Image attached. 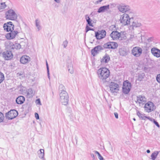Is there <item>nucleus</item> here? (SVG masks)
Segmentation results:
<instances>
[{"mask_svg":"<svg viewBox=\"0 0 160 160\" xmlns=\"http://www.w3.org/2000/svg\"><path fill=\"white\" fill-rule=\"evenodd\" d=\"M137 115L142 120H145L146 119L147 116H144V114L141 113L139 111L137 112Z\"/></svg>","mask_w":160,"mask_h":160,"instance_id":"nucleus-30","label":"nucleus"},{"mask_svg":"<svg viewBox=\"0 0 160 160\" xmlns=\"http://www.w3.org/2000/svg\"><path fill=\"white\" fill-rule=\"evenodd\" d=\"M154 106L153 103L150 102H148L146 103L144 106L145 110L148 112H150L151 111H153L154 109Z\"/></svg>","mask_w":160,"mask_h":160,"instance_id":"nucleus-12","label":"nucleus"},{"mask_svg":"<svg viewBox=\"0 0 160 160\" xmlns=\"http://www.w3.org/2000/svg\"><path fill=\"white\" fill-rule=\"evenodd\" d=\"M4 30L7 32L14 30V25L11 22L5 23L3 26Z\"/></svg>","mask_w":160,"mask_h":160,"instance_id":"nucleus-14","label":"nucleus"},{"mask_svg":"<svg viewBox=\"0 0 160 160\" xmlns=\"http://www.w3.org/2000/svg\"><path fill=\"white\" fill-rule=\"evenodd\" d=\"M159 128L160 127V126L158 123V122H157L156 121L154 120L153 122Z\"/></svg>","mask_w":160,"mask_h":160,"instance_id":"nucleus-43","label":"nucleus"},{"mask_svg":"<svg viewBox=\"0 0 160 160\" xmlns=\"http://www.w3.org/2000/svg\"><path fill=\"white\" fill-rule=\"evenodd\" d=\"M48 78H49V77H50V76H49V75H48Z\"/></svg>","mask_w":160,"mask_h":160,"instance_id":"nucleus-63","label":"nucleus"},{"mask_svg":"<svg viewBox=\"0 0 160 160\" xmlns=\"http://www.w3.org/2000/svg\"><path fill=\"white\" fill-rule=\"evenodd\" d=\"M35 26L38 31H40L42 29V27L40 25V21L38 19L35 20Z\"/></svg>","mask_w":160,"mask_h":160,"instance_id":"nucleus-27","label":"nucleus"},{"mask_svg":"<svg viewBox=\"0 0 160 160\" xmlns=\"http://www.w3.org/2000/svg\"><path fill=\"white\" fill-rule=\"evenodd\" d=\"M119 52L120 55L125 56L127 54V52L126 49L124 48H120L119 50Z\"/></svg>","mask_w":160,"mask_h":160,"instance_id":"nucleus-25","label":"nucleus"},{"mask_svg":"<svg viewBox=\"0 0 160 160\" xmlns=\"http://www.w3.org/2000/svg\"><path fill=\"white\" fill-rule=\"evenodd\" d=\"M106 32L104 30H98L95 33V36L97 39L100 40L105 37Z\"/></svg>","mask_w":160,"mask_h":160,"instance_id":"nucleus-11","label":"nucleus"},{"mask_svg":"<svg viewBox=\"0 0 160 160\" xmlns=\"http://www.w3.org/2000/svg\"><path fill=\"white\" fill-rule=\"evenodd\" d=\"M156 78L157 82L160 83V74L157 75Z\"/></svg>","mask_w":160,"mask_h":160,"instance_id":"nucleus-40","label":"nucleus"},{"mask_svg":"<svg viewBox=\"0 0 160 160\" xmlns=\"http://www.w3.org/2000/svg\"><path fill=\"white\" fill-rule=\"evenodd\" d=\"M35 91L32 88H29L27 91L26 96L28 98L32 97L35 94Z\"/></svg>","mask_w":160,"mask_h":160,"instance_id":"nucleus-21","label":"nucleus"},{"mask_svg":"<svg viewBox=\"0 0 160 160\" xmlns=\"http://www.w3.org/2000/svg\"><path fill=\"white\" fill-rule=\"evenodd\" d=\"M103 48L100 45H98L95 47L92 50L91 53L93 56H95L98 52L103 50Z\"/></svg>","mask_w":160,"mask_h":160,"instance_id":"nucleus-15","label":"nucleus"},{"mask_svg":"<svg viewBox=\"0 0 160 160\" xmlns=\"http://www.w3.org/2000/svg\"><path fill=\"white\" fill-rule=\"evenodd\" d=\"M109 9V5L103 6L100 7L98 10V12L99 13L105 12Z\"/></svg>","mask_w":160,"mask_h":160,"instance_id":"nucleus-24","label":"nucleus"},{"mask_svg":"<svg viewBox=\"0 0 160 160\" xmlns=\"http://www.w3.org/2000/svg\"><path fill=\"white\" fill-rule=\"evenodd\" d=\"M149 120L152 122L153 121V122H154V120H155L154 119L152 118H151L150 119H149Z\"/></svg>","mask_w":160,"mask_h":160,"instance_id":"nucleus-55","label":"nucleus"},{"mask_svg":"<svg viewBox=\"0 0 160 160\" xmlns=\"http://www.w3.org/2000/svg\"><path fill=\"white\" fill-rule=\"evenodd\" d=\"M109 88L111 92L113 93H117L119 90V85L114 82H111Z\"/></svg>","mask_w":160,"mask_h":160,"instance_id":"nucleus-9","label":"nucleus"},{"mask_svg":"<svg viewBox=\"0 0 160 160\" xmlns=\"http://www.w3.org/2000/svg\"><path fill=\"white\" fill-rule=\"evenodd\" d=\"M18 74L19 76L22 75V74H21V73H18Z\"/></svg>","mask_w":160,"mask_h":160,"instance_id":"nucleus-59","label":"nucleus"},{"mask_svg":"<svg viewBox=\"0 0 160 160\" xmlns=\"http://www.w3.org/2000/svg\"><path fill=\"white\" fill-rule=\"evenodd\" d=\"M150 118H150L149 117H147V118H146L148 119V120L150 119Z\"/></svg>","mask_w":160,"mask_h":160,"instance_id":"nucleus-58","label":"nucleus"},{"mask_svg":"<svg viewBox=\"0 0 160 160\" xmlns=\"http://www.w3.org/2000/svg\"><path fill=\"white\" fill-rule=\"evenodd\" d=\"M30 60V58L29 56L27 55H24L21 58L20 62L22 64H25Z\"/></svg>","mask_w":160,"mask_h":160,"instance_id":"nucleus-20","label":"nucleus"},{"mask_svg":"<svg viewBox=\"0 0 160 160\" xmlns=\"http://www.w3.org/2000/svg\"><path fill=\"white\" fill-rule=\"evenodd\" d=\"M111 149H112V151H113V149H112V147H111Z\"/></svg>","mask_w":160,"mask_h":160,"instance_id":"nucleus-62","label":"nucleus"},{"mask_svg":"<svg viewBox=\"0 0 160 160\" xmlns=\"http://www.w3.org/2000/svg\"><path fill=\"white\" fill-rule=\"evenodd\" d=\"M65 88L64 86L62 84H60L59 87V90L60 92H63V91H66L65 90Z\"/></svg>","mask_w":160,"mask_h":160,"instance_id":"nucleus-32","label":"nucleus"},{"mask_svg":"<svg viewBox=\"0 0 160 160\" xmlns=\"http://www.w3.org/2000/svg\"><path fill=\"white\" fill-rule=\"evenodd\" d=\"M110 57L108 55L106 54L101 60L102 63H107L110 60Z\"/></svg>","mask_w":160,"mask_h":160,"instance_id":"nucleus-28","label":"nucleus"},{"mask_svg":"<svg viewBox=\"0 0 160 160\" xmlns=\"http://www.w3.org/2000/svg\"><path fill=\"white\" fill-rule=\"evenodd\" d=\"M18 112L15 110H11L6 114V117L9 120H12L18 115Z\"/></svg>","mask_w":160,"mask_h":160,"instance_id":"nucleus-6","label":"nucleus"},{"mask_svg":"<svg viewBox=\"0 0 160 160\" xmlns=\"http://www.w3.org/2000/svg\"><path fill=\"white\" fill-rule=\"evenodd\" d=\"M91 28L89 27L88 25H87L86 27V32H88L89 30H90Z\"/></svg>","mask_w":160,"mask_h":160,"instance_id":"nucleus-41","label":"nucleus"},{"mask_svg":"<svg viewBox=\"0 0 160 160\" xmlns=\"http://www.w3.org/2000/svg\"><path fill=\"white\" fill-rule=\"evenodd\" d=\"M143 78L142 77V76L141 75H140L139 76L138 79L140 81H141L142 79Z\"/></svg>","mask_w":160,"mask_h":160,"instance_id":"nucleus-49","label":"nucleus"},{"mask_svg":"<svg viewBox=\"0 0 160 160\" xmlns=\"http://www.w3.org/2000/svg\"><path fill=\"white\" fill-rule=\"evenodd\" d=\"M4 118V116L3 114L0 112V123L3 121Z\"/></svg>","mask_w":160,"mask_h":160,"instance_id":"nucleus-36","label":"nucleus"},{"mask_svg":"<svg viewBox=\"0 0 160 160\" xmlns=\"http://www.w3.org/2000/svg\"><path fill=\"white\" fill-rule=\"evenodd\" d=\"M39 151H40V153H44V150L43 149H40V150H39Z\"/></svg>","mask_w":160,"mask_h":160,"instance_id":"nucleus-50","label":"nucleus"},{"mask_svg":"<svg viewBox=\"0 0 160 160\" xmlns=\"http://www.w3.org/2000/svg\"><path fill=\"white\" fill-rule=\"evenodd\" d=\"M131 87V84L128 81H124L122 88L123 92L125 94L128 93L130 90Z\"/></svg>","mask_w":160,"mask_h":160,"instance_id":"nucleus-7","label":"nucleus"},{"mask_svg":"<svg viewBox=\"0 0 160 160\" xmlns=\"http://www.w3.org/2000/svg\"><path fill=\"white\" fill-rule=\"evenodd\" d=\"M68 44V42L67 40L64 41L62 44V45L63 46L64 48H65L67 46Z\"/></svg>","mask_w":160,"mask_h":160,"instance_id":"nucleus-39","label":"nucleus"},{"mask_svg":"<svg viewBox=\"0 0 160 160\" xmlns=\"http://www.w3.org/2000/svg\"><path fill=\"white\" fill-rule=\"evenodd\" d=\"M3 56L6 60H8L11 59L13 57L11 51H7L4 52L3 53Z\"/></svg>","mask_w":160,"mask_h":160,"instance_id":"nucleus-17","label":"nucleus"},{"mask_svg":"<svg viewBox=\"0 0 160 160\" xmlns=\"http://www.w3.org/2000/svg\"><path fill=\"white\" fill-rule=\"evenodd\" d=\"M10 31V32L7 34L6 35V38L8 39H11L14 38L18 33V32L17 31L12 30Z\"/></svg>","mask_w":160,"mask_h":160,"instance_id":"nucleus-16","label":"nucleus"},{"mask_svg":"<svg viewBox=\"0 0 160 160\" xmlns=\"http://www.w3.org/2000/svg\"><path fill=\"white\" fill-rule=\"evenodd\" d=\"M88 23V24L90 26L93 27V24L92 23V21L88 22H87Z\"/></svg>","mask_w":160,"mask_h":160,"instance_id":"nucleus-45","label":"nucleus"},{"mask_svg":"<svg viewBox=\"0 0 160 160\" xmlns=\"http://www.w3.org/2000/svg\"><path fill=\"white\" fill-rule=\"evenodd\" d=\"M4 80V74L0 72V83H1Z\"/></svg>","mask_w":160,"mask_h":160,"instance_id":"nucleus-34","label":"nucleus"},{"mask_svg":"<svg viewBox=\"0 0 160 160\" xmlns=\"http://www.w3.org/2000/svg\"><path fill=\"white\" fill-rule=\"evenodd\" d=\"M147 101V99L144 96L139 95L137 97L136 100L135 102L137 103L139 105H143Z\"/></svg>","mask_w":160,"mask_h":160,"instance_id":"nucleus-13","label":"nucleus"},{"mask_svg":"<svg viewBox=\"0 0 160 160\" xmlns=\"http://www.w3.org/2000/svg\"><path fill=\"white\" fill-rule=\"evenodd\" d=\"M24 97L22 96L18 97L16 99V101L18 104H21L23 103L25 101Z\"/></svg>","mask_w":160,"mask_h":160,"instance_id":"nucleus-23","label":"nucleus"},{"mask_svg":"<svg viewBox=\"0 0 160 160\" xmlns=\"http://www.w3.org/2000/svg\"><path fill=\"white\" fill-rule=\"evenodd\" d=\"M7 6L5 2H2L0 3V10L4 9Z\"/></svg>","mask_w":160,"mask_h":160,"instance_id":"nucleus-35","label":"nucleus"},{"mask_svg":"<svg viewBox=\"0 0 160 160\" xmlns=\"http://www.w3.org/2000/svg\"><path fill=\"white\" fill-rule=\"evenodd\" d=\"M118 44L117 43L113 42H108L104 44L103 47L104 48L115 49L118 47Z\"/></svg>","mask_w":160,"mask_h":160,"instance_id":"nucleus-10","label":"nucleus"},{"mask_svg":"<svg viewBox=\"0 0 160 160\" xmlns=\"http://www.w3.org/2000/svg\"><path fill=\"white\" fill-rule=\"evenodd\" d=\"M110 36L113 39H118L121 37V33L117 31H114L110 34Z\"/></svg>","mask_w":160,"mask_h":160,"instance_id":"nucleus-18","label":"nucleus"},{"mask_svg":"<svg viewBox=\"0 0 160 160\" xmlns=\"http://www.w3.org/2000/svg\"><path fill=\"white\" fill-rule=\"evenodd\" d=\"M54 1L57 3H59L60 2V0H54Z\"/></svg>","mask_w":160,"mask_h":160,"instance_id":"nucleus-53","label":"nucleus"},{"mask_svg":"<svg viewBox=\"0 0 160 160\" xmlns=\"http://www.w3.org/2000/svg\"><path fill=\"white\" fill-rule=\"evenodd\" d=\"M133 120H134V121H136V119H135V118H133Z\"/></svg>","mask_w":160,"mask_h":160,"instance_id":"nucleus-61","label":"nucleus"},{"mask_svg":"<svg viewBox=\"0 0 160 160\" xmlns=\"http://www.w3.org/2000/svg\"><path fill=\"white\" fill-rule=\"evenodd\" d=\"M18 15L12 9L8 10L6 13V18L7 19L11 20H16Z\"/></svg>","mask_w":160,"mask_h":160,"instance_id":"nucleus-2","label":"nucleus"},{"mask_svg":"<svg viewBox=\"0 0 160 160\" xmlns=\"http://www.w3.org/2000/svg\"><path fill=\"white\" fill-rule=\"evenodd\" d=\"M35 116L37 119H39V116L38 113L35 112Z\"/></svg>","mask_w":160,"mask_h":160,"instance_id":"nucleus-44","label":"nucleus"},{"mask_svg":"<svg viewBox=\"0 0 160 160\" xmlns=\"http://www.w3.org/2000/svg\"><path fill=\"white\" fill-rule=\"evenodd\" d=\"M39 157L42 159L43 158L44 156V153H39Z\"/></svg>","mask_w":160,"mask_h":160,"instance_id":"nucleus-42","label":"nucleus"},{"mask_svg":"<svg viewBox=\"0 0 160 160\" xmlns=\"http://www.w3.org/2000/svg\"><path fill=\"white\" fill-rule=\"evenodd\" d=\"M151 53L157 58L160 57V50L155 48H152L151 49Z\"/></svg>","mask_w":160,"mask_h":160,"instance_id":"nucleus-19","label":"nucleus"},{"mask_svg":"<svg viewBox=\"0 0 160 160\" xmlns=\"http://www.w3.org/2000/svg\"><path fill=\"white\" fill-rule=\"evenodd\" d=\"M47 73H48V75H49V68L47 69Z\"/></svg>","mask_w":160,"mask_h":160,"instance_id":"nucleus-56","label":"nucleus"},{"mask_svg":"<svg viewBox=\"0 0 160 160\" xmlns=\"http://www.w3.org/2000/svg\"><path fill=\"white\" fill-rule=\"evenodd\" d=\"M46 66H47V69L49 68L48 64V62H47V60L46 61Z\"/></svg>","mask_w":160,"mask_h":160,"instance_id":"nucleus-52","label":"nucleus"},{"mask_svg":"<svg viewBox=\"0 0 160 160\" xmlns=\"http://www.w3.org/2000/svg\"><path fill=\"white\" fill-rule=\"evenodd\" d=\"M85 18L87 22H88L92 21V20L90 18L88 15H85Z\"/></svg>","mask_w":160,"mask_h":160,"instance_id":"nucleus-37","label":"nucleus"},{"mask_svg":"<svg viewBox=\"0 0 160 160\" xmlns=\"http://www.w3.org/2000/svg\"><path fill=\"white\" fill-rule=\"evenodd\" d=\"M103 0H99L97 1V3H98L99 2H101Z\"/></svg>","mask_w":160,"mask_h":160,"instance_id":"nucleus-54","label":"nucleus"},{"mask_svg":"<svg viewBox=\"0 0 160 160\" xmlns=\"http://www.w3.org/2000/svg\"><path fill=\"white\" fill-rule=\"evenodd\" d=\"M159 152L158 151H155L152 153L151 156V158L152 160H155L159 154Z\"/></svg>","mask_w":160,"mask_h":160,"instance_id":"nucleus-29","label":"nucleus"},{"mask_svg":"<svg viewBox=\"0 0 160 160\" xmlns=\"http://www.w3.org/2000/svg\"><path fill=\"white\" fill-rule=\"evenodd\" d=\"M142 49L139 47H134L132 50V54L135 57H139L142 53Z\"/></svg>","mask_w":160,"mask_h":160,"instance_id":"nucleus-8","label":"nucleus"},{"mask_svg":"<svg viewBox=\"0 0 160 160\" xmlns=\"http://www.w3.org/2000/svg\"><path fill=\"white\" fill-rule=\"evenodd\" d=\"M119 11L122 13L127 12H129V14H131L132 13V11L131 10L129 6L124 4H121L117 7Z\"/></svg>","mask_w":160,"mask_h":160,"instance_id":"nucleus-4","label":"nucleus"},{"mask_svg":"<svg viewBox=\"0 0 160 160\" xmlns=\"http://www.w3.org/2000/svg\"><path fill=\"white\" fill-rule=\"evenodd\" d=\"M148 153H149L150 152V151L149 150H147L146 151Z\"/></svg>","mask_w":160,"mask_h":160,"instance_id":"nucleus-57","label":"nucleus"},{"mask_svg":"<svg viewBox=\"0 0 160 160\" xmlns=\"http://www.w3.org/2000/svg\"><path fill=\"white\" fill-rule=\"evenodd\" d=\"M92 160H96L95 159H93Z\"/></svg>","mask_w":160,"mask_h":160,"instance_id":"nucleus-64","label":"nucleus"},{"mask_svg":"<svg viewBox=\"0 0 160 160\" xmlns=\"http://www.w3.org/2000/svg\"><path fill=\"white\" fill-rule=\"evenodd\" d=\"M147 40L148 42H152L153 40V38L152 37L149 38Z\"/></svg>","mask_w":160,"mask_h":160,"instance_id":"nucleus-46","label":"nucleus"},{"mask_svg":"<svg viewBox=\"0 0 160 160\" xmlns=\"http://www.w3.org/2000/svg\"><path fill=\"white\" fill-rule=\"evenodd\" d=\"M98 76L99 79L104 81L110 75L109 71L105 68H101L99 69L97 72Z\"/></svg>","mask_w":160,"mask_h":160,"instance_id":"nucleus-1","label":"nucleus"},{"mask_svg":"<svg viewBox=\"0 0 160 160\" xmlns=\"http://www.w3.org/2000/svg\"><path fill=\"white\" fill-rule=\"evenodd\" d=\"M85 18L87 22H88L92 21V20L90 18L88 15H85Z\"/></svg>","mask_w":160,"mask_h":160,"instance_id":"nucleus-38","label":"nucleus"},{"mask_svg":"<svg viewBox=\"0 0 160 160\" xmlns=\"http://www.w3.org/2000/svg\"><path fill=\"white\" fill-rule=\"evenodd\" d=\"M141 25V23L138 20H135L132 22L131 27H132V28H136L140 27Z\"/></svg>","mask_w":160,"mask_h":160,"instance_id":"nucleus-22","label":"nucleus"},{"mask_svg":"<svg viewBox=\"0 0 160 160\" xmlns=\"http://www.w3.org/2000/svg\"><path fill=\"white\" fill-rule=\"evenodd\" d=\"M93 152L95 153L96 154H97L98 156V158L100 160H103V158L102 157L101 155L99 153L96 151H93Z\"/></svg>","mask_w":160,"mask_h":160,"instance_id":"nucleus-33","label":"nucleus"},{"mask_svg":"<svg viewBox=\"0 0 160 160\" xmlns=\"http://www.w3.org/2000/svg\"><path fill=\"white\" fill-rule=\"evenodd\" d=\"M68 71L71 74H72L73 73V66L72 64H70L68 67Z\"/></svg>","mask_w":160,"mask_h":160,"instance_id":"nucleus-31","label":"nucleus"},{"mask_svg":"<svg viewBox=\"0 0 160 160\" xmlns=\"http://www.w3.org/2000/svg\"><path fill=\"white\" fill-rule=\"evenodd\" d=\"M36 103L37 104H41V102L39 99H38L36 100Z\"/></svg>","mask_w":160,"mask_h":160,"instance_id":"nucleus-47","label":"nucleus"},{"mask_svg":"<svg viewBox=\"0 0 160 160\" xmlns=\"http://www.w3.org/2000/svg\"><path fill=\"white\" fill-rule=\"evenodd\" d=\"M90 30L93 31V30H94V29H93V28H91Z\"/></svg>","mask_w":160,"mask_h":160,"instance_id":"nucleus-60","label":"nucleus"},{"mask_svg":"<svg viewBox=\"0 0 160 160\" xmlns=\"http://www.w3.org/2000/svg\"><path fill=\"white\" fill-rule=\"evenodd\" d=\"M114 114L116 118L117 119L118 118V114L117 112H115L114 113Z\"/></svg>","mask_w":160,"mask_h":160,"instance_id":"nucleus-48","label":"nucleus"},{"mask_svg":"<svg viewBox=\"0 0 160 160\" xmlns=\"http://www.w3.org/2000/svg\"><path fill=\"white\" fill-rule=\"evenodd\" d=\"M90 155L91 157L93 159H95V156L93 154L91 153Z\"/></svg>","mask_w":160,"mask_h":160,"instance_id":"nucleus-51","label":"nucleus"},{"mask_svg":"<svg viewBox=\"0 0 160 160\" xmlns=\"http://www.w3.org/2000/svg\"><path fill=\"white\" fill-rule=\"evenodd\" d=\"M131 15V14H128L126 13L123 14L120 17V22L124 26L129 24L131 20L130 16Z\"/></svg>","mask_w":160,"mask_h":160,"instance_id":"nucleus-3","label":"nucleus"},{"mask_svg":"<svg viewBox=\"0 0 160 160\" xmlns=\"http://www.w3.org/2000/svg\"><path fill=\"white\" fill-rule=\"evenodd\" d=\"M11 48L13 49H20L21 48V45L18 43H16L13 44L12 43H11Z\"/></svg>","mask_w":160,"mask_h":160,"instance_id":"nucleus-26","label":"nucleus"},{"mask_svg":"<svg viewBox=\"0 0 160 160\" xmlns=\"http://www.w3.org/2000/svg\"><path fill=\"white\" fill-rule=\"evenodd\" d=\"M60 99L62 103L66 105L68 103V96L66 91L61 92L60 93Z\"/></svg>","mask_w":160,"mask_h":160,"instance_id":"nucleus-5","label":"nucleus"}]
</instances>
